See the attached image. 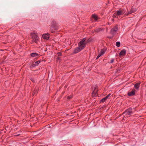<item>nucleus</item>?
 <instances>
[{
    "label": "nucleus",
    "instance_id": "obj_1",
    "mask_svg": "<svg viewBox=\"0 0 146 146\" xmlns=\"http://www.w3.org/2000/svg\"><path fill=\"white\" fill-rule=\"evenodd\" d=\"M31 36L33 41L36 43H37L38 41H39V37L37 33L35 31H33L31 33Z\"/></svg>",
    "mask_w": 146,
    "mask_h": 146
},
{
    "label": "nucleus",
    "instance_id": "obj_2",
    "mask_svg": "<svg viewBox=\"0 0 146 146\" xmlns=\"http://www.w3.org/2000/svg\"><path fill=\"white\" fill-rule=\"evenodd\" d=\"M86 40L85 38H83L78 44V47L82 50L83 49L85 46V41Z\"/></svg>",
    "mask_w": 146,
    "mask_h": 146
},
{
    "label": "nucleus",
    "instance_id": "obj_3",
    "mask_svg": "<svg viewBox=\"0 0 146 146\" xmlns=\"http://www.w3.org/2000/svg\"><path fill=\"white\" fill-rule=\"evenodd\" d=\"M132 113V110L129 108L126 110L123 113L125 115H129Z\"/></svg>",
    "mask_w": 146,
    "mask_h": 146
},
{
    "label": "nucleus",
    "instance_id": "obj_4",
    "mask_svg": "<svg viewBox=\"0 0 146 146\" xmlns=\"http://www.w3.org/2000/svg\"><path fill=\"white\" fill-rule=\"evenodd\" d=\"M118 28L117 25H116L113 27L110 31L111 33L113 35L116 33L117 31L118 30Z\"/></svg>",
    "mask_w": 146,
    "mask_h": 146
},
{
    "label": "nucleus",
    "instance_id": "obj_5",
    "mask_svg": "<svg viewBox=\"0 0 146 146\" xmlns=\"http://www.w3.org/2000/svg\"><path fill=\"white\" fill-rule=\"evenodd\" d=\"M137 11V9L135 8H133V7L131 8L130 10L127 13H125V16H127L129 14H131L132 13H133L136 12Z\"/></svg>",
    "mask_w": 146,
    "mask_h": 146
},
{
    "label": "nucleus",
    "instance_id": "obj_6",
    "mask_svg": "<svg viewBox=\"0 0 146 146\" xmlns=\"http://www.w3.org/2000/svg\"><path fill=\"white\" fill-rule=\"evenodd\" d=\"M125 11H126L125 9H122L117 11V15H119L124 14L125 12Z\"/></svg>",
    "mask_w": 146,
    "mask_h": 146
},
{
    "label": "nucleus",
    "instance_id": "obj_7",
    "mask_svg": "<svg viewBox=\"0 0 146 146\" xmlns=\"http://www.w3.org/2000/svg\"><path fill=\"white\" fill-rule=\"evenodd\" d=\"M135 89H133L131 92H128L127 95L129 96H132L134 95L135 94Z\"/></svg>",
    "mask_w": 146,
    "mask_h": 146
},
{
    "label": "nucleus",
    "instance_id": "obj_8",
    "mask_svg": "<svg viewBox=\"0 0 146 146\" xmlns=\"http://www.w3.org/2000/svg\"><path fill=\"white\" fill-rule=\"evenodd\" d=\"M126 53V50L124 49L121 50L120 52L119 56H122L125 55Z\"/></svg>",
    "mask_w": 146,
    "mask_h": 146
},
{
    "label": "nucleus",
    "instance_id": "obj_9",
    "mask_svg": "<svg viewBox=\"0 0 146 146\" xmlns=\"http://www.w3.org/2000/svg\"><path fill=\"white\" fill-rule=\"evenodd\" d=\"M49 34L48 33L44 34L42 35V37L44 39L48 40L49 38Z\"/></svg>",
    "mask_w": 146,
    "mask_h": 146
},
{
    "label": "nucleus",
    "instance_id": "obj_10",
    "mask_svg": "<svg viewBox=\"0 0 146 146\" xmlns=\"http://www.w3.org/2000/svg\"><path fill=\"white\" fill-rule=\"evenodd\" d=\"M56 23L55 21H53L51 24L50 27L53 28L54 29H56Z\"/></svg>",
    "mask_w": 146,
    "mask_h": 146
},
{
    "label": "nucleus",
    "instance_id": "obj_11",
    "mask_svg": "<svg viewBox=\"0 0 146 146\" xmlns=\"http://www.w3.org/2000/svg\"><path fill=\"white\" fill-rule=\"evenodd\" d=\"M82 50L80 48H79V47H78L75 49L74 50V53H76L80 52Z\"/></svg>",
    "mask_w": 146,
    "mask_h": 146
},
{
    "label": "nucleus",
    "instance_id": "obj_12",
    "mask_svg": "<svg viewBox=\"0 0 146 146\" xmlns=\"http://www.w3.org/2000/svg\"><path fill=\"white\" fill-rule=\"evenodd\" d=\"M30 55L32 57H36L38 55V54L37 53L34 52L31 53Z\"/></svg>",
    "mask_w": 146,
    "mask_h": 146
},
{
    "label": "nucleus",
    "instance_id": "obj_13",
    "mask_svg": "<svg viewBox=\"0 0 146 146\" xmlns=\"http://www.w3.org/2000/svg\"><path fill=\"white\" fill-rule=\"evenodd\" d=\"M140 84V83H136L134 86L135 88L136 89H138L139 88Z\"/></svg>",
    "mask_w": 146,
    "mask_h": 146
},
{
    "label": "nucleus",
    "instance_id": "obj_14",
    "mask_svg": "<svg viewBox=\"0 0 146 146\" xmlns=\"http://www.w3.org/2000/svg\"><path fill=\"white\" fill-rule=\"evenodd\" d=\"M106 50V48H103L101 50L100 54L102 55H103L105 53Z\"/></svg>",
    "mask_w": 146,
    "mask_h": 146
},
{
    "label": "nucleus",
    "instance_id": "obj_15",
    "mask_svg": "<svg viewBox=\"0 0 146 146\" xmlns=\"http://www.w3.org/2000/svg\"><path fill=\"white\" fill-rule=\"evenodd\" d=\"M92 17L95 20H97L98 19V17L97 16L95 15H92Z\"/></svg>",
    "mask_w": 146,
    "mask_h": 146
},
{
    "label": "nucleus",
    "instance_id": "obj_16",
    "mask_svg": "<svg viewBox=\"0 0 146 146\" xmlns=\"http://www.w3.org/2000/svg\"><path fill=\"white\" fill-rule=\"evenodd\" d=\"M118 16L119 15H117V12L115 13L113 15V18H117Z\"/></svg>",
    "mask_w": 146,
    "mask_h": 146
},
{
    "label": "nucleus",
    "instance_id": "obj_17",
    "mask_svg": "<svg viewBox=\"0 0 146 146\" xmlns=\"http://www.w3.org/2000/svg\"><path fill=\"white\" fill-rule=\"evenodd\" d=\"M51 28H50V31L51 33H54V30L56 29H56H54L53 28H52L51 27H50Z\"/></svg>",
    "mask_w": 146,
    "mask_h": 146
},
{
    "label": "nucleus",
    "instance_id": "obj_18",
    "mask_svg": "<svg viewBox=\"0 0 146 146\" xmlns=\"http://www.w3.org/2000/svg\"><path fill=\"white\" fill-rule=\"evenodd\" d=\"M116 45L118 47L120 46V43L119 42H117L116 43Z\"/></svg>",
    "mask_w": 146,
    "mask_h": 146
},
{
    "label": "nucleus",
    "instance_id": "obj_19",
    "mask_svg": "<svg viewBox=\"0 0 146 146\" xmlns=\"http://www.w3.org/2000/svg\"><path fill=\"white\" fill-rule=\"evenodd\" d=\"M40 62V60L38 61L35 62V64L36 65V66H38V64Z\"/></svg>",
    "mask_w": 146,
    "mask_h": 146
},
{
    "label": "nucleus",
    "instance_id": "obj_20",
    "mask_svg": "<svg viewBox=\"0 0 146 146\" xmlns=\"http://www.w3.org/2000/svg\"><path fill=\"white\" fill-rule=\"evenodd\" d=\"M36 66V65H35V63H32L31 64L30 67H33Z\"/></svg>",
    "mask_w": 146,
    "mask_h": 146
},
{
    "label": "nucleus",
    "instance_id": "obj_21",
    "mask_svg": "<svg viewBox=\"0 0 146 146\" xmlns=\"http://www.w3.org/2000/svg\"><path fill=\"white\" fill-rule=\"evenodd\" d=\"M106 100V99L104 98L102 99L101 100V102H104Z\"/></svg>",
    "mask_w": 146,
    "mask_h": 146
},
{
    "label": "nucleus",
    "instance_id": "obj_22",
    "mask_svg": "<svg viewBox=\"0 0 146 146\" xmlns=\"http://www.w3.org/2000/svg\"><path fill=\"white\" fill-rule=\"evenodd\" d=\"M111 95V94H109L106 97H105L104 98L106 100H107L108 98Z\"/></svg>",
    "mask_w": 146,
    "mask_h": 146
},
{
    "label": "nucleus",
    "instance_id": "obj_23",
    "mask_svg": "<svg viewBox=\"0 0 146 146\" xmlns=\"http://www.w3.org/2000/svg\"><path fill=\"white\" fill-rule=\"evenodd\" d=\"M102 55V54H101L100 53L97 56L96 59L98 58L100 56H101Z\"/></svg>",
    "mask_w": 146,
    "mask_h": 146
},
{
    "label": "nucleus",
    "instance_id": "obj_24",
    "mask_svg": "<svg viewBox=\"0 0 146 146\" xmlns=\"http://www.w3.org/2000/svg\"><path fill=\"white\" fill-rule=\"evenodd\" d=\"M114 61V59H113V58H112V59H111V60H110V63H113V62Z\"/></svg>",
    "mask_w": 146,
    "mask_h": 146
},
{
    "label": "nucleus",
    "instance_id": "obj_25",
    "mask_svg": "<svg viewBox=\"0 0 146 146\" xmlns=\"http://www.w3.org/2000/svg\"><path fill=\"white\" fill-rule=\"evenodd\" d=\"M71 97L72 96H68L67 97V98L68 99H70L71 98Z\"/></svg>",
    "mask_w": 146,
    "mask_h": 146
},
{
    "label": "nucleus",
    "instance_id": "obj_26",
    "mask_svg": "<svg viewBox=\"0 0 146 146\" xmlns=\"http://www.w3.org/2000/svg\"><path fill=\"white\" fill-rule=\"evenodd\" d=\"M62 54H61L60 53L59 54H58V55L59 56H61Z\"/></svg>",
    "mask_w": 146,
    "mask_h": 146
},
{
    "label": "nucleus",
    "instance_id": "obj_27",
    "mask_svg": "<svg viewBox=\"0 0 146 146\" xmlns=\"http://www.w3.org/2000/svg\"><path fill=\"white\" fill-rule=\"evenodd\" d=\"M32 80L33 82V81H34V80Z\"/></svg>",
    "mask_w": 146,
    "mask_h": 146
}]
</instances>
